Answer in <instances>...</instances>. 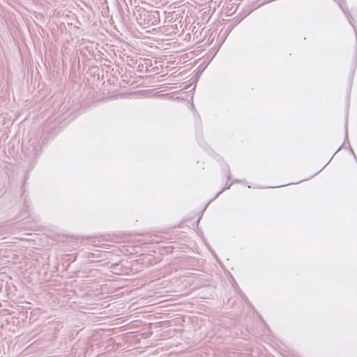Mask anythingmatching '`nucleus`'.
I'll return each instance as SVG.
<instances>
[{"instance_id":"20e7f679","label":"nucleus","mask_w":357,"mask_h":357,"mask_svg":"<svg viewBox=\"0 0 357 357\" xmlns=\"http://www.w3.org/2000/svg\"><path fill=\"white\" fill-rule=\"evenodd\" d=\"M229 188V187H227V188ZM225 189H227V188H223L222 190H220L219 192H218V193H217V195H215V197H218L219 196V195H220V194H221V193H222V192Z\"/></svg>"},{"instance_id":"7ed1b4c3","label":"nucleus","mask_w":357,"mask_h":357,"mask_svg":"<svg viewBox=\"0 0 357 357\" xmlns=\"http://www.w3.org/2000/svg\"><path fill=\"white\" fill-rule=\"evenodd\" d=\"M349 151L351 152V153L354 155V158L356 159V155L354 153V151L353 150V149L351 148V146L349 145Z\"/></svg>"},{"instance_id":"f257e3e1","label":"nucleus","mask_w":357,"mask_h":357,"mask_svg":"<svg viewBox=\"0 0 357 357\" xmlns=\"http://www.w3.org/2000/svg\"><path fill=\"white\" fill-rule=\"evenodd\" d=\"M141 24L146 26H157L160 22V11L157 10H143L139 14Z\"/></svg>"},{"instance_id":"423d86ee","label":"nucleus","mask_w":357,"mask_h":357,"mask_svg":"<svg viewBox=\"0 0 357 357\" xmlns=\"http://www.w3.org/2000/svg\"><path fill=\"white\" fill-rule=\"evenodd\" d=\"M342 144L338 148V149L337 150V151L335 153H337L338 151H340L341 149V148L342 147Z\"/></svg>"},{"instance_id":"0eeeda50","label":"nucleus","mask_w":357,"mask_h":357,"mask_svg":"<svg viewBox=\"0 0 357 357\" xmlns=\"http://www.w3.org/2000/svg\"><path fill=\"white\" fill-rule=\"evenodd\" d=\"M241 20H236V22H240Z\"/></svg>"},{"instance_id":"39448f33","label":"nucleus","mask_w":357,"mask_h":357,"mask_svg":"<svg viewBox=\"0 0 357 357\" xmlns=\"http://www.w3.org/2000/svg\"><path fill=\"white\" fill-rule=\"evenodd\" d=\"M119 266L118 264H112V268L114 269V270H116V268Z\"/></svg>"},{"instance_id":"f03ea898","label":"nucleus","mask_w":357,"mask_h":357,"mask_svg":"<svg viewBox=\"0 0 357 357\" xmlns=\"http://www.w3.org/2000/svg\"><path fill=\"white\" fill-rule=\"evenodd\" d=\"M345 138L347 139L348 138V130H347V124L346 123V126H345Z\"/></svg>"}]
</instances>
